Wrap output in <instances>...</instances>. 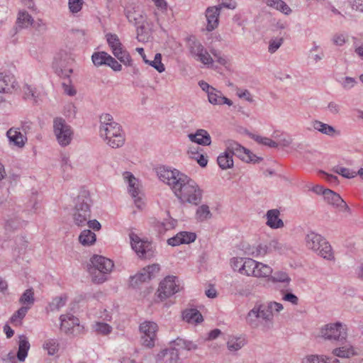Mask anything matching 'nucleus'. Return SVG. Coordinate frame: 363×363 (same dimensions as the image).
Listing matches in <instances>:
<instances>
[{"instance_id": "nucleus-1", "label": "nucleus", "mask_w": 363, "mask_h": 363, "mask_svg": "<svg viewBox=\"0 0 363 363\" xmlns=\"http://www.w3.org/2000/svg\"><path fill=\"white\" fill-rule=\"evenodd\" d=\"M100 135L104 138L107 144L113 148L122 147L125 141V133L121 125L113 121L109 113H104L100 116Z\"/></svg>"}, {"instance_id": "nucleus-2", "label": "nucleus", "mask_w": 363, "mask_h": 363, "mask_svg": "<svg viewBox=\"0 0 363 363\" xmlns=\"http://www.w3.org/2000/svg\"><path fill=\"white\" fill-rule=\"evenodd\" d=\"M174 185L172 191L175 196L183 203L197 205L202 199V190L196 182L183 174Z\"/></svg>"}, {"instance_id": "nucleus-3", "label": "nucleus", "mask_w": 363, "mask_h": 363, "mask_svg": "<svg viewBox=\"0 0 363 363\" xmlns=\"http://www.w3.org/2000/svg\"><path fill=\"white\" fill-rule=\"evenodd\" d=\"M90 269L92 281L95 284H102L108 280V274L114 267L113 262L101 255H94L91 258Z\"/></svg>"}, {"instance_id": "nucleus-4", "label": "nucleus", "mask_w": 363, "mask_h": 363, "mask_svg": "<svg viewBox=\"0 0 363 363\" xmlns=\"http://www.w3.org/2000/svg\"><path fill=\"white\" fill-rule=\"evenodd\" d=\"M306 247L323 257L324 259L331 260L333 259L332 247L328 242L320 235L310 232L306 236Z\"/></svg>"}, {"instance_id": "nucleus-5", "label": "nucleus", "mask_w": 363, "mask_h": 363, "mask_svg": "<svg viewBox=\"0 0 363 363\" xmlns=\"http://www.w3.org/2000/svg\"><path fill=\"white\" fill-rule=\"evenodd\" d=\"M91 199L87 192L83 191L76 200L74 223L78 226L84 225L90 218Z\"/></svg>"}, {"instance_id": "nucleus-6", "label": "nucleus", "mask_w": 363, "mask_h": 363, "mask_svg": "<svg viewBox=\"0 0 363 363\" xmlns=\"http://www.w3.org/2000/svg\"><path fill=\"white\" fill-rule=\"evenodd\" d=\"M225 150L217 159H233L236 157L239 159H244L246 156L248 159H262L255 155L249 149L243 147L238 142L228 140L225 142Z\"/></svg>"}, {"instance_id": "nucleus-7", "label": "nucleus", "mask_w": 363, "mask_h": 363, "mask_svg": "<svg viewBox=\"0 0 363 363\" xmlns=\"http://www.w3.org/2000/svg\"><path fill=\"white\" fill-rule=\"evenodd\" d=\"M53 131L56 140L62 147L69 145L74 136L72 127L62 118H55L53 120Z\"/></svg>"}, {"instance_id": "nucleus-8", "label": "nucleus", "mask_w": 363, "mask_h": 363, "mask_svg": "<svg viewBox=\"0 0 363 363\" xmlns=\"http://www.w3.org/2000/svg\"><path fill=\"white\" fill-rule=\"evenodd\" d=\"M106 38L113 55L125 65L130 66L131 57L124 49L118 36L116 34L107 33Z\"/></svg>"}, {"instance_id": "nucleus-9", "label": "nucleus", "mask_w": 363, "mask_h": 363, "mask_svg": "<svg viewBox=\"0 0 363 363\" xmlns=\"http://www.w3.org/2000/svg\"><path fill=\"white\" fill-rule=\"evenodd\" d=\"M129 237L133 250L140 257L150 259L154 256L155 250L151 242L141 239L133 232L129 234Z\"/></svg>"}, {"instance_id": "nucleus-10", "label": "nucleus", "mask_w": 363, "mask_h": 363, "mask_svg": "<svg viewBox=\"0 0 363 363\" xmlns=\"http://www.w3.org/2000/svg\"><path fill=\"white\" fill-rule=\"evenodd\" d=\"M60 330L67 335L73 337L83 333L84 326L80 325L79 320L72 314H63L60 317Z\"/></svg>"}, {"instance_id": "nucleus-11", "label": "nucleus", "mask_w": 363, "mask_h": 363, "mask_svg": "<svg viewBox=\"0 0 363 363\" xmlns=\"http://www.w3.org/2000/svg\"><path fill=\"white\" fill-rule=\"evenodd\" d=\"M139 330L143 345L151 348L155 346L158 325L153 321H144L140 323Z\"/></svg>"}, {"instance_id": "nucleus-12", "label": "nucleus", "mask_w": 363, "mask_h": 363, "mask_svg": "<svg viewBox=\"0 0 363 363\" xmlns=\"http://www.w3.org/2000/svg\"><path fill=\"white\" fill-rule=\"evenodd\" d=\"M123 179L128 183V190L134 200L135 205L141 209L144 206L140 182L130 172L123 173Z\"/></svg>"}, {"instance_id": "nucleus-13", "label": "nucleus", "mask_w": 363, "mask_h": 363, "mask_svg": "<svg viewBox=\"0 0 363 363\" xmlns=\"http://www.w3.org/2000/svg\"><path fill=\"white\" fill-rule=\"evenodd\" d=\"M320 336L330 341H342L346 339V330L340 323H329L320 330Z\"/></svg>"}, {"instance_id": "nucleus-14", "label": "nucleus", "mask_w": 363, "mask_h": 363, "mask_svg": "<svg viewBox=\"0 0 363 363\" xmlns=\"http://www.w3.org/2000/svg\"><path fill=\"white\" fill-rule=\"evenodd\" d=\"M180 290L179 279L174 276H167L160 284L157 294L162 301L174 295Z\"/></svg>"}, {"instance_id": "nucleus-15", "label": "nucleus", "mask_w": 363, "mask_h": 363, "mask_svg": "<svg viewBox=\"0 0 363 363\" xmlns=\"http://www.w3.org/2000/svg\"><path fill=\"white\" fill-rule=\"evenodd\" d=\"M188 46L191 55L197 61L201 62L205 65H210L213 64V58L199 40L189 39Z\"/></svg>"}, {"instance_id": "nucleus-16", "label": "nucleus", "mask_w": 363, "mask_h": 363, "mask_svg": "<svg viewBox=\"0 0 363 363\" xmlns=\"http://www.w3.org/2000/svg\"><path fill=\"white\" fill-rule=\"evenodd\" d=\"M157 174L159 179L163 182L167 183L172 189L179 180V177H181L180 175L183 174V173H181L177 169L171 170L165 167L157 168Z\"/></svg>"}, {"instance_id": "nucleus-17", "label": "nucleus", "mask_w": 363, "mask_h": 363, "mask_svg": "<svg viewBox=\"0 0 363 363\" xmlns=\"http://www.w3.org/2000/svg\"><path fill=\"white\" fill-rule=\"evenodd\" d=\"M223 6L229 7L226 4L208 7L206 11V16L207 18V30L208 31L213 30L218 26V17Z\"/></svg>"}, {"instance_id": "nucleus-18", "label": "nucleus", "mask_w": 363, "mask_h": 363, "mask_svg": "<svg viewBox=\"0 0 363 363\" xmlns=\"http://www.w3.org/2000/svg\"><path fill=\"white\" fill-rule=\"evenodd\" d=\"M6 137L10 145L18 147H23L27 141V137L20 131L19 128H9L6 132Z\"/></svg>"}, {"instance_id": "nucleus-19", "label": "nucleus", "mask_w": 363, "mask_h": 363, "mask_svg": "<svg viewBox=\"0 0 363 363\" xmlns=\"http://www.w3.org/2000/svg\"><path fill=\"white\" fill-rule=\"evenodd\" d=\"M18 87L14 75L12 74L0 73V92L11 93Z\"/></svg>"}, {"instance_id": "nucleus-20", "label": "nucleus", "mask_w": 363, "mask_h": 363, "mask_svg": "<svg viewBox=\"0 0 363 363\" xmlns=\"http://www.w3.org/2000/svg\"><path fill=\"white\" fill-rule=\"evenodd\" d=\"M42 21L35 22L33 17L26 11H20L18 14L16 25L20 28H28L33 26L35 28H38L42 24Z\"/></svg>"}, {"instance_id": "nucleus-21", "label": "nucleus", "mask_w": 363, "mask_h": 363, "mask_svg": "<svg viewBox=\"0 0 363 363\" xmlns=\"http://www.w3.org/2000/svg\"><path fill=\"white\" fill-rule=\"evenodd\" d=\"M280 211L277 209H270L267 211L265 217L266 225L272 229H279L284 226V221L279 218Z\"/></svg>"}, {"instance_id": "nucleus-22", "label": "nucleus", "mask_w": 363, "mask_h": 363, "mask_svg": "<svg viewBox=\"0 0 363 363\" xmlns=\"http://www.w3.org/2000/svg\"><path fill=\"white\" fill-rule=\"evenodd\" d=\"M179 352L176 347L162 350L157 354V361L162 363H179Z\"/></svg>"}, {"instance_id": "nucleus-23", "label": "nucleus", "mask_w": 363, "mask_h": 363, "mask_svg": "<svg viewBox=\"0 0 363 363\" xmlns=\"http://www.w3.org/2000/svg\"><path fill=\"white\" fill-rule=\"evenodd\" d=\"M301 363H340L335 357L324 354H308L302 359Z\"/></svg>"}, {"instance_id": "nucleus-24", "label": "nucleus", "mask_w": 363, "mask_h": 363, "mask_svg": "<svg viewBox=\"0 0 363 363\" xmlns=\"http://www.w3.org/2000/svg\"><path fill=\"white\" fill-rule=\"evenodd\" d=\"M188 137L191 142L198 145H209L211 143L209 133L204 129H199L195 133L189 134Z\"/></svg>"}, {"instance_id": "nucleus-25", "label": "nucleus", "mask_w": 363, "mask_h": 363, "mask_svg": "<svg viewBox=\"0 0 363 363\" xmlns=\"http://www.w3.org/2000/svg\"><path fill=\"white\" fill-rule=\"evenodd\" d=\"M325 201L334 206L349 209L346 202L340 197V196L330 189L325 191Z\"/></svg>"}, {"instance_id": "nucleus-26", "label": "nucleus", "mask_w": 363, "mask_h": 363, "mask_svg": "<svg viewBox=\"0 0 363 363\" xmlns=\"http://www.w3.org/2000/svg\"><path fill=\"white\" fill-rule=\"evenodd\" d=\"M208 101L213 105L227 104L228 106L233 105V101L223 96L221 91L216 89H211L208 95Z\"/></svg>"}, {"instance_id": "nucleus-27", "label": "nucleus", "mask_w": 363, "mask_h": 363, "mask_svg": "<svg viewBox=\"0 0 363 363\" xmlns=\"http://www.w3.org/2000/svg\"><path fill=\"white\" fill-rule=\"evenodd\" d=\"M18 350L17 352V358L19 361L23 362L27 355L28 350L30 349V343L28 342V337L24 335H21L18 337Z\"/></svg>"}, {"instance_id": "nucleus-28", "label": "nucleus", "mask_w": 363, "mask_h": 363, "mask_svg": "<svg viewBox=\"0 0 363 363\" xmlns=\"http://www.w3.org/2000/svg\"><path fill=\"white\" fill-rule=\"evenodd\" d=\"M177 224V221L169 216L164 218L162 220H157L155 223V228L159 234H164L167 230L173 229Z\"/></svg>"}, {"instance_id": "nucleus-29", "label": "nucleus", "mask_w": 363, "mask_h": 363, "mask_svg": "<svg viewBox=\"0 0 363 363\" xmlns=\"http://www.w3.org/2000/svg\"><path fill=\"white\" fill-rule=\"evenodd\" d=\"M256 269L254 274V277L257 278H264L267 281L269 280L271 274L273 273L272 268L268 264H264L257 261Z\"/></svg>"}, {"instance_id": "nucleus-30", "label": "nucleus", "mask_w": 363, "mask_h": 363, "mask_svg": "<svg viewBox=\"0 0 363 363\" xmlns=\"http://www.w3.org/2000/svg\"><path fill=\"white\" fill-rule=\"evenodd\" d=\"M274 138V147H288L291 143V138L286 133L276 130L272 135Z\"/></svg>"}, {"instance_id": "nucleus-31", "label": "nucleus", "mask_w": 363, "mask_h": 363, "mask_svg": "<svg viewBox=\"0 0 363 363\" xmlns=\"http://www.w3.org/2000/svg\"><path fill=\"white\" fill-rule=\"evenodd\" d=\"M247 342L243 336H231L227 342V347L230 352H236L246 345Z\"/></svg>"}, {"instance_id": "nucleus-32", "label": "nucleus", "mask_w": 363, "mask_h": 363, "mask_svg": "<svg viewBox=\"0 0 363 363\" xmlns=\"http://www.w3.org/2000/svg\"><path fill=\"white\" fill-rule=\"evenodd\" d=\"M183 319L189 323H199L203 321L201 313L194 308L186 310L183 313Z\"/></svg>"}, {"instance_id": "nucleus-33", "label": "nucleus", "mask_w": 363, "mask_h": 363, "mask_svg": "<svg viewBox=\"0 0 363 363\" xmlns=\"http://www.w3.org/2000/svg\"><path fill=\"white\" fill-rule=\"evenodd\" d=\"M173 347H177V350L179 352L180 350H186L188 351L196 350L197 345L192 341L186 340L182 338H177L171 342Z\"/></svg>"}, {"instance_id": "nucleus-34", "label": "nucleus", "mask_w": 363, "mask_h": 363, "mask_svg": "<svg viewBox=\"0 0 363 363\" xmlns=\"http://www.w3.org/2000/svg\"><path fill=\"white\" fill-rule=\"evenodd\" d=\"M96 240V235L91 230H84L79 236V241L84 246L92 245Z\"/></svg>"}, {"instance_id": "nucleus-35", "label": "nucleus", "mask_w": 363, "mask_h": 363, "mask_svg": "<svg viewBox=\"0 0 363 363\" xmlns=\"http://www.w3.org/2000/svg\"><path fill=\"white\" fill-rule=\"evenodd\" d=\"M125 14L128 21L133 23L135 26L143 23L145 21V18L142 13L135 11L134 9L131 10H125Z\"/></svg>"}, {"instance_id": "nucleus-36", "label": "nucleus", "mask_w": 363, "mask_h": 363, "mask_svg": "<svg viewBox=\"0 0 363 363\" xmlns=\"http://www.w3.org/2000/svg\"><path fill=\"white\" fill-rule=\"evenodd\" d=\"M258 308H252L247 313L245 320L247 324L252 328H258L261 326V323L257 319Z\"/></svg>"}, {"instance_id": "nucleus-37", "label": "nucleus", "mask_w": 363, "mask_h": 363, "mask_svg": "<svg viewBox=\"0 0 363 363\" xmlns=\"http://www.w3.org/2000/svg\"><path fill=\"white\" fill-rule=\"evenodd\" d=\"M313 128L321 133L330 136H333L336 133L335 129L333 126L319 121H314L313 122Z\"/></svg>"}, {"instance_id": "nucleus-38", "label": "nucleus", "mask_w": 363, "mask_h": 363, "mask_svg": "<svg viewBox=\"0 0 363 363\" xmlns=\"http://www.w3.org/2000/svg\"><path fill=\"white\" fill-rule=\"evenodd\" d=\"M266 4L284 14L289 15L291 13L290 7L282 0H267Z\"/></svg>"}, {"instance_id": "nucleus-39", "label": "nucleus", "mask_w": 363, "mask_h": 363, "mask_svg": "<svg viewBox=\"0 0 363 363\" xmlns=\"http://www.w3.org/2000/svg\"><path fill=\"white\" fill-rule=\"evenodd\" d=\"M257 261L252 258H245L244 263L242 264V270L241 274L246 275L247 277H254Z\"/></svg>"}, {"instance_id": "nucleus-40", "label": "nucleus", "mask_w": 363, "mask_h": 363, "mask_svg": "<svg viewBox=\"0 0 363 363\" xmlns=\"http://www.w3.org/2000/svg\"><path fill=\"white\" fill-rule=\"evenodd\" d=\"M253 308H258L259 309L257 319L261 323V325L264 323H272V315L267 309H265L264 305L256 304Z\"/></svg>"}, {"instance_id": "nucleus-41", "label": "nucleus", "mask_w": 363, "mask_h": 363, "mask_svg": "<svg viewBox=\"0 0 363 363\" xmlns=\"http://www.w3.org/2000/svg\"><path fill=\"white\" fill-rule=\"evenodd\" d=\"M291 278L289 274L284 271H276L274 274H271L269 281L272 283H282L289 284L291 281Z\"/></svg>"}, {"instance_id": "nucleus-42", "label": "nucleus", "mask_w": 363, "mask_h": 363, "mask_svg": "<svg viewBox=\"0 0 363 363\" xmlns=\"http://www.w3.org/2000/svg\"><path fill=\"white\" fill-rule=\"evenodd\" d=\"M43 347L49 355H54L59 350V342L56 339H48L44 342Z\"/></svg>"}, {"instance_id": "nucleus-43", "label": "nucleus", "mask_w": 363, "mask_h": 363, "mask_svg": "<svg viewBox=\"0 0 363 363\" xmlns=\"http://www.w3.org/2000/svg\"><path fill=\"white\" fill-rule=\"evenodd\" d=\"M19 302L21 304L25 305V306H29V308H30L35 302L33 289H26L21 296Z\"/></svg>"}, {"instance_id": "nucleus-44", "label": "nucleus", "mask_w": 363, "mask_h": 363, "mask_svg": "<svg viewBox=\"0 0 363 363\" xmlns=\"http://www.w3.org/2000/svg\"><path fill=\"white\" fill-rule=\"evenodd\" d=\"M333 354L338 357L341 358H350V357L355 354L352 347H342L335 348L333 350Z\"/></svg>"}, {"instance_id": "nucleus-45", "label": "nucleus", "mask_w": 363, "mask_h": 363, "mask_svg": "<svg viewBox=\"0 0 363 363\" xmlns=\"http://www.w3.org/2000/svg\"><path fill=\"white\" fill-rule=\"evenodd\" d=\"M249 137L254 140L255 142H257L259 145H262L269 147H274V138H269L267 137H262L261 135H258L256 134H253L251 133H247Z\"/></svg>"}, {"instance_id": "nucleus-46", "label": "nucleus", "mask_w": 363, "mask_h": 363, "mask_svg": "<svg viewBox=\"0 0 363 363\" xmlns=\"http://www.w3.org/2000/svg\"><path fill=\"white\" fill-rule=\"evenodd\" d=\"M150 280L148 278V275L145 274V272L140 271L139 273L136 274L135 276L130 277V284L134 287H138L140 284Z\"/></svg>"}, {"instance_id": "nucleus-47", "label": "nucleus", "mask_w": 363, "mask_h": 363, "mask_svg": "<svg viewBox=\"0 0 363 363\" xmlns=\"http://www.w3.org/2000/svg\"><path fill=\"white\" fill-rule=\"evenodd\" d=\"M93 329L97 334L102 335H108L112 331V327L111 325L102 322H96L93 325Z\"/></svg>"}, {"instance_id": "nucleus-48", "label": "nucleus", "mask_w": 363, "mask_h": 363, "mask_svg": "<svg viewBox=\"0 0 363 363\" xmlns=\"http://www.w3.org/2000/svg\"><path fill=\"white\" fill-rule=\"evenodd\" d=\"M211 213L207 205H201L199 206L196 213V218L199 221H203L211 217Z\"/></svg>"}, {"instance_id": "nucleus-49", "label": "nucleus", "mask_w": 363, "mask_h": 363, "mask_svg": "<svg viewBox=\"0 0 363 363\" xmlns=\"http://www.w3.org/2000/svg\"><path fill=\"white\" fill-rule=\"evenodd\" d=\"M145 63L154 67L160 73L165 70L164 65L162 62V55L160 53H157L153 60H145Z\"/></svg>"}, {"instance_id": "nucleus-50", "label": "nucleus", "mask_w": 363, "mask_h": 363, "mask_svg": "<svg viewBox=\"0 0 363 363\" xmlns=\"http://www.w3.org/2000/svg\"><path fill=\"white\" fill-rule=\"evenodd\" d=\"M269 247L266 245H258L250 249L249 255L255 257H264L268 253Z\"/></svg>"}, {"instance_id": "nucleus-51", "label": "nucleus", "mask_w": 363, "mask_h": 363, "mask_svg": "<svg viewBox=\"0 0 363 363\" xmlns=\"http://www.w3.org/2000/svg\"><path fill=\"white\" fill-rule=\"evenodd\" d=\"M66 301V297L57 296L49 303L48 308L51 311H58L65 305Z\"/></svg>"}, {"instance_id": "nucleus-52", "label": "nucleus", "mask_w": 363, "mask_h": 363, "mask_svg": "<svg viewBox=\"0 0 363 363\" xmlns=\"http://www.w3.org/2000/svg\"><path fill=\"white\" fill-rule=\"evenodd\" d=\"M109 54L106 52H98L93 54L91 59L96 66H101L106 64Z\"/></svg>"}, {"instance_id": "nucleus-53", "label": "nucleus", "mask_w": 363, "mask_h": 363, "mask_svg": "<svg viewBox=\"0 0 363 363\" xmlns=\"http://www.w3.org/2000/svg\"><path fill=\"white\" fill-rule=\"evenodd\" d=\"M265 309L271 314L272 315V322L273 321V316L275 313H279L284 309V306L281 303L276 302V301H270L265 306Z\"/></svg>"}, {"instance_id": "nucleus-54", "label": "nucleus", "mask_w": 363, "mask_h": 363, "mask_svg": "<svg viewBox=\"0 0 363 363\" xmlns=\"http://www.w3.org/2000/svg\"><path fill=\"white\" fill-rule=\"evenodd\" d=\"M23 98L26 100L33 99L35 103L37 102V95L35 89L28 84H25L23 87Z\"/></svg>"}, {"instance_id": "nucleus-55", "label": "nucleus", "mask_w": 363, "mask_h": 363, "mask_svg": "<svg viewBox=\"0 0 363 363\" xmlns=\"http://www.w3.org/2000/svg\"><path fill=\"white\" fill-rule=\"evenodd\" d=\"M188 153L191 155L190 159H206L208 157L203 150L198 146L190 147Z\"/></svg>"}, {"instance_id": "nucleus-56", "label": "nucleus", "mask_w": 363, "mask_h": 363, "mask_svg": "<svg viewBox=\"0 0 363 363\" xmlns=\"http://www.w3.org/2000/svg\"><path fill=\"white\" fill-rule=\"evenodd\" d=\"M84 3V0H68L69 11L73 14L77 13L82 10Z\"/></svg>"}, {"instance_id": "nucleus-57", "label": "nucleus", "mask_w": 363, "mask_h": 363, "mask_svg": "<svg viewBox=\"0 0 363 363\" xmlns=\"http://www.w3.org/2000/svg\"><path fill=\"white\" fill-rule=\"evenodd\" d=\"M29 306H23L21 307L11 318V323H16L18 320H22L28 313L29 310Z\"/></svg>"}, {"instance_id": "nucleus-58", "label": "nucleus", "mask_w": 363, "mask_h": 363, "mask_svg": "<svg viewBox=\"0 0 363 363\" xmlns=\"http://www.w3.org/2000/svg\"><path fill=\"white\" fill-rule=\"evenodd\" d=\"M333 171L345 178H353L356 176L357 173L354 171H350L349 169L342 167H335L333 168Z\"/></svg>"}, {"instance_id": "nucleus-59", "label": "nucleus", "mask_w": 363, "mask_h": 363, "mask_svg": "<svg viewBox=\"0 0 363 363\" xmlns=\"http://www.w3.org/2000/svg\"><path fill=\"white\" fill-rule=\"evenodd\" d=\"M179 236L181 237L182 244H189L193 242L196 238V234L191 232H180Z\"/></svg>"}, {"instance_id": "nucleus-60", "label": "nucleus", "mask_w": 363, "mask_h": 363, "mask_svg": "<svg viewBox=\"0 0 363 363\" xmlns=\"http://www.w3.org/2000/svg\"><path fill=\"white\" fill-rule=\"evenodd\" d=\"M143 269L145 272V274L148 275V278L151 279L159 272L160 267L158 264H153L143 268Z\"/></svg>"}, {"instance_id": "nucleus-61", "label": "nucleus", "mask_w": 363, "mask_h": 363, "mask_svg": "<svg viewBox=\"0 0 363 363\" xmlns=\"http://www.w3.org/2000/svg\"><path fill=\"white\" fill-rule=\"evenodd\" d=\"M245 258L242 257H233L230 259V264L233 270L238 271L239 273H242V264L244 263Z\"/></svg>"}, {"instance_id": "nucleus-62", "label": "nucleus", "mask_w": 363, "mask_h": 363, "mask_svg": "<svg viewBox=\"0 0 363 363\" xmlns=\"http://www.w3.org/2000/svg\"><path fill=\"white\" fill-rule=\"evenodd\" d=\"M283 42H284L283 38H274V39L270 40L269 45V49H268L269 52L270 53L275 52L282 45Z\"/></svg>"}, {"instance_id": "nucleus-63", "label": "nucleus", "mask_w": 363, "mask_h": 363, "mask_svg": "<svg viewBox=\"0 0 363 363\" xmlns=\"http://www.w3.org/2000/svg\"><path fill=\"white\" fill-rule=\"evenodd\" d=\"M105 65L111 67L114 71L116 72L121 71L122 69L121 65L118 63V62L110 55Z\"/></svg>"}, {"instance_id": "nucleus-64", "label": "nucleus", "mask_w": 363, "mask_h": 363, "mask_svg": "<svg viewBox=\"0 0 363 363\" xmlns=\"http://www.w3.org/2000/svg\"><path fill=\"white\" fill-rule=\"evenodd\" d=\"M282 299L295 306L298 304V298L295 294L291 292L286 293L283 296Z\"/></svg>"}]
</instances>
